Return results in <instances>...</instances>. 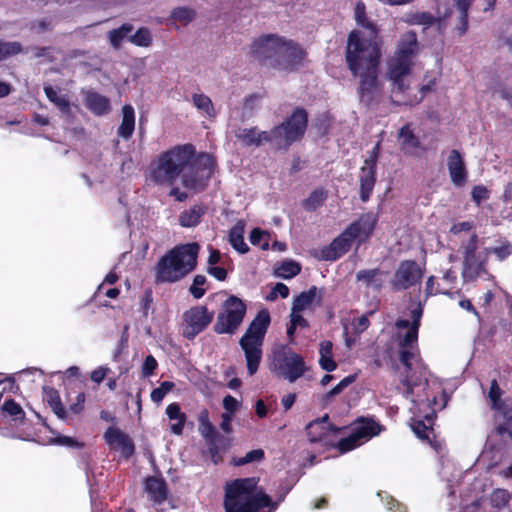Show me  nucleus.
Returning <instances> with one entry per match:
<instances>
[{
  "instance_id": "1",
  "label": "nucleus",
  "mask_w": 512,
  "mask_h": 512,
  "mask_svg": "<svg viewBox=\"0 0 512 512\" xmlns=\"http://www.w3.org/2000/svg\"><path fill=\"white\" fill-rule=\"evenodd\" d=\"M259 477L237 478L224 486L225 512H259L269 507L274 511L278 504L259 487Z\"/></svg>"
},
{
  "instance_id": "2",
  "label": "nucleus",
  "mask_w": 512,
  "mask_h": 512,
  "mask_svg": "<svg viewBox=\"0 0 512 512\" xmlns=\"http://www.w3.org/2000/svg\"><path fill=\"white\" fill-rule=\"evenodd\" d=\"M348 34L345 60L351 74L356 77L361 70L379 68L382 41L379 34Z\"/></svg>"
},
{
  "instance_id": "3",
  "label": "nucleus",
  "mask_w": 512,
  "mask_h": 512,
  "mask_svg": "<svg viewBox=\"0 0 512 512\" xmlns=\"http://www.w3.org/2000/svg\"><path fill=\"white\" fill-rule=\"evenodd\" d=\"M192 144L177 145L162 152L150 170L151 180L158 185H173L193 158Z\"/></svg>"
},
{
  "instance_id": "4",
  "label": "nucleus",
  "mask_w": 512,
  "mask_h": 512,
  "mask_svg": "<svg viewBox=\"0 0 512 512\" xmlns=\"http://www.w3.org/2000/svg\"><path fill=\"white\" fill-rule=\"evenodd\" d=\"M270 322L271 318L268 310H260L239 340V345L244 351L247 371L250 376L256 374L259 369L262 359V345Z\"/></svg>"
},
{
  "instance_id": "5",
  "label": "nucleus",
  "mask_w": 512,
  "mask_h": 512,
  "mask_svg": "<svg viewBox=\"0 0 512 512\" xmlns=\"http://www.w3.org/2000/svg\"><path fill=\"white\" fill-rule=\"evenodd\" d=\"M308 117L305 108L296 107L290 116L270 130L274 146L287 150L294 143L301 141L308 128Z\"/></svg>"
},
{
  "instance_id": "6",
  "label": "nucleus",
  "mask_w": 512,
  "mask_h": 512,
  "mask_svg": "<svg viewBox=\"0 0 512 512\" xmlns=\"http://www.w3.org/2000/svg\"><path fill=\"white\" fill-rule=\"evenodd\" d=\"M417 34H409V40L403 42L395 55L388 62L387 76L393 83V91L403 93L408 86L404 77L410 74L413 66V57L418 51Z\"/></svg>"
},
{
  "instance_id": "7",
  "label": "nucleus",
  "mask_w": 512,
  "mask_h": 512,
  "mask_svg": "<svg viewBox=\"0 0 512 512\" xmlns=\"http://www.w3.org/2000/svg\"><path fill=\"white\" fill-rule=\"evenodd\" d=\"M215 167L216 160L211 154L207 152L194 153L181 175L182 186L194 193L203 192L209 185Z\"/></svg>"
},
{
  "instance_id": "8",
  "label": "nucleus",
  "mask_w": 512,
  "mask_h": 512,
  "mask_svg": "<svg viewBox=\"0 0 512 512\" xmlns=\"http://www.w3.org/2000/svg\"><path fill=\"white\" fill-rule=\"evenodd\" d=\"M423 313L424 303L419 301L417 306L410 311L411 321L399 318L395 322V327L397 329H408L399 341V360L407 372L412 369L411 361L415 356L413 349L417 347L418 334Z\"/></svg>"
},
{
  "instance_id": "9",
  "label": "nucleus",
  "mask_w": 512,
  "mask_h": 512,
  "mask_svg": "<svg viewBox=\"0 0 512 512\" xmlns=\"http://www.w3.org/2000/svg\"><path fill=\"white\" fill-rule=\"evenodd\" d=\"M247 312L245 302L235 295H230L218 312L213 331L218 334L233 335L241 326Z\"/></svg>"
},
{
  "instance_id": "10",
  "label": "nucleus",
  "mask_w": 512,
  "mask_h": 512,
  "mask_svg": "<svg viewBox=\"0 0 512 512\" xmlns=\"http://www.w3.org/2000/svg\"><path fill=\"white\" fill-rule=\"evenodd\" d=\"M197 420L198 431L205 439L212 462L217 465L223 461V454L230 448L231 439L218 433L216 427L210 422L208 409L203 408Z\"/></svg>"
},
{
  "instance_id": "11",
  "label": "nucleus",
  "mask_w": 512,
  "mask_h": 512,
  "mask_svg": "<svg viewBox=\"0 0 512 512\" xmlns=\"http://www.w3.org/2000/svg\"><path fill=\"white\" fill-rule=\"evenodd\" d=\"M215 313L206 305L190 307L182 315V336L187 340H194L205 331L214 319Z\"/></svg>"
},
{
  "instance_id": "12",
  "label": "nucleus",
  "mask_w": 512,
  "mask_h": 512,
  "mask_svg": "<svg viewBox=\"0 0 512 512\" xmlns=\"http://www.w3.org/2000/svg\"><path fill=\"white\" fill-rule=\"evenodd\" d=\"M307 51L297 42L281 37L275 70L295 72L304 66Z\"/></svg>"
},
{
  "instance_id": "13",
  "label": "nucleus",
  "mask_w": 512,
  "mask_h": 512,
  "mask_svg": "<svg viewBox=\"0 0 512 512\" xmlns=\"http://www.w3.org/2000/svg\"><path fill=\"white\" fill-rule=\"evenodd\" d=\"M280 39L281 37L278 34L260 35L250 46V58L261 67L274 69Z\"/></svg>"
},
{
  "instance_id": "14",
  "label": "nucleus",
  "mask_w": 512,
  "mask_h": 512,
  "mask_svg": "<svg viewBox=\"0 0 512 512\" xmlns=\"http://www.w3.org/2000/svg\"><path fill=\"white\" fill-rule=\"evenodd\" d=\"M274 366L291 383L303 376L307 370L303 357L285 347L274 354Z\"/></svg>"
},
{
  "instance_id": "15",
  "label": "nucleus",
  "mask_w": 512,
  "mask_h": 512,
  "mask_svg": "<svg viewBox=\"0 0 512 512\" xmlns=\"http://www.w3.org/2000/svg\"><path fill=\"white\" fill-rule=\"evenodd\" d=\"M423 276L424 270L416 260H402L390 280L391 289L395 292L408 290L420 284Z\"/></svg>"
},
{
  "instance_id": "16",
  "label": "nucleus",
  "mask_w": 512,
  "mask_h": 512,
  "mask_svg": "<svg viewBox=\"0 0 512 512\" xmlns=\"http://www.w3.org/2000/svg\"><path fill=\"white\" fill-rule=\"evenodd\" d=\"M381 142L378 141L359 172V195L362 202H367L374 190L377 181V162L380 154Z\"/></svg>"
},
{
  "instance_id": "17",
  "label": "nucleus",
  "mask_w": 512,
  "mask_h": 512,
  "mask_svg": "<svg viewBox=\"0 0 512 512\" xmlns=\"http://www.w3.org/2000/svg\"><path fill=\"white\" fill-rule=\"evenodd\" d=\"M357 76L359 77L357 93L360 102L365 106H370L375 101L381 89L379 68L361 70Z\"/></svg>"
},
{
  "instance_id": "18",
  "label": "nucleus",
  "mask_w": 512,
  "mask_h": 512,
  "mask_svg": "<svg viewBox=\"0 0 512 512\" xmlns=\"http://www.w3.org/2000/svg\"><path fill=\"white\" fill-rule=\"evenodd\" d=\"M200 245L197 242L176 245L169 251L170 256L176 261L181 270L188 275L197 267V259Z\"/></svg>"
},
{
  "instance_id": "19",
  "label": "nucleus",
  "mask_w": 512,
  "mask_h": 512,
  "mask_svg": "<svg viewBox=\"0 0 512 512\" xmlns=\"http://www.w3.org/2000/svg\"><path fill=\"white\" fill-rule=\"evenodd\" d=\"M478 249V235L472 234L468 242L463 247V265L464 274L472 272L478 275L486 265L485 249L483 252L477 254Z\"/></svg>"
},
{
  "instance_id": "20",
  "label": "nucleus",
  "mask_w": 512,
  "mask_h": 512,
  "mask_svg": "<svg viewBox=\"0 0 512 512\" xmlns=\"http://www.w3.org/2000/svg\"><path fill=\"white\" fill-rule=\"evenodd\" d=\"M154 273L156 283H175L187 276L168 252L158 260Z\"/></svg>"
},
{
  "instance_id": "21",
  "label": "nucleus",
  "mask_w": 512,
  "mask_h": 512,
  "mask_svg": "<svg viewBox=\"0 0 512 512\" xmlns=\"http://www.w3.org/2000/svg\"><path fill=\"white\" fill-rule=\"evenodd\" d=\"M377 222L378 218L373 212H366L349 224L346 229L358 241V244L361 245L371 237Z\"/></svg>"
},
{
  "instance_id": "22",
  "label": "nucleus",
  "mask_w": 512,
  "mask_h": 512,
  "mask_svg": "<svg viewBox=\"0 0 512 512\" xmlns=\"http://www.w3.org/2000/svg\"><path fill=\"white\" fill-rule=\"evenodd\" d=\"M105 442L121 452L124 459H129L135 453V445L131 437L116 427H109L104 433Z\"/></svg>"
},
{
  "instance_id": "23",
  "label": "nucleus",
  "mask_w": 512,
  "mask_h": 512,
  "mask_svg": "<svg viewBox=\"0 0 512 512\" xmlns=\"http://www.w3.org/2000/svg\"><path fill=\"white\" fill-rule=\"evenodd\" d=\"M356 239L352 237L347 229L338 235L333 241L321 250V258L326 261H335L346 254L353 241Z\"/></svg>"
},
{
  "instance_id": "24",
  "label": "nucleus",
  "mask_w": 512,
  "mask_h": 512,
  "mask_svg": "<svg viewBox=\"0 0 512 512\" xmlns=\"http://www.w3.org/2000/svg\"><path fill=\"white\" fill-rule=\"evenodd\" d=\"M447 168L451 182L456 187H462L466 184L468 171L466 169L465 161L458 150L453 149L450 151L447 159Z\"/></svg>"
},
{
  "instance_id": "25",
  "label": "nucleus",
  "mask_w": 512,
  "mask_h": 512,
  "mask_svg": "<svg viewBox=\"0 0 512 512\" xmlns=\"http://www.w3.org/2000/svg\"><path fill=\"white\" fill-rule=\"evenodd\" d=\"M400 150L408 156H416L417 151H426V148L422 145L419 138L414 134L409 123L402 126L397 135Z\"/></svg>"
},
{
  "instance_id": "26",
  "label": "nucleus",
  "mask_w": 512,
  "mask_h": 512,
  "mask_svg": "<svg viewBox=\"0 0 512 512\" xmlns=\"http://www.w3.org/2000/svg\"><path fill=\"white\" fill-rule=\"evenodd\" d=\"M382 430V426L370 417H359L353 423L352 433L363 443L377 435Z\"/></svg>"
},
{
  "instance_id": "27",
  "label": "nucleus",
  "mask_w": 512,
  "mask_h": 512,
  "mask_svg": "<svg viewBox=\"0 0 512 512\" xmlns=\"http://www.w3.org/2000/svg\"><path fill=\"white\" fill-rule=\"evenodd\" d=\"M235 137L245 146H260L263 142L273 144L270 131L259 132L257 127L242 128L235 133Z\"/></svg>"
},
{
  "instance_id": "28",
  "label": "nucleus",
  "mask_w": 512,
  "mask_h": 512,
  "mask_svg": "<svg viewBox=\"0 0 512 512\" xmlns=\"http://www.w3.org/2000/svg\"><path fill=\"white\" fill-rule=\"evenodd\" d=\"M490 408L495 411L496 415L503 419V422L496 426V433L504 435L505 431L512 425V398H504Z\"/></svg>"
},
{
  "instance_id": "29",
  "label": "nucleus",
  "mask_w": 512,
  "mask_h": 512,
  "mask_svg": "<svg viewBox=\"0 0 512 512\" xmlns=\"http://www.w3.org/2000/svg\"><path fill=\"white\" fill-rule=\"evenodd\" d=\"M144 489L156 503H162L168 497V486L162 477L149 476L145 480Z\"/></svg>"
},
{
  "instance_id": "30",
  "label": "nucleus",
  "mask_w": 512,
  "mask_h": 512,
  "mask_svg": "<svg viewBox=\"0 0 512 512\" xmlns=\"http://www.w3.org/2000/svg\"><path fill=\"white\" fill-rule=\"evenodd\" d=\"M387 274V271H382L380 268L362 269L356 273V281L362 282L366 288L381 291L384 286L382 276Z\"/></svg>"
},
{
  "instance_id": "31",
  "label": "nucleus",
  "mask_w": 512,
  "mask_h": 512,
  "mask_svg": "<svg viewBox=\"0 0 512 512\" xmlns=\"http://www.w3.org/2000/svg\"><path fill=\"white\" fill-rule=\"evenodd\" d=\"M85 105L96 116L106 115L111 110L109 98L95 91L86 93Z\"/></svg>"
},
{
  "instance_id": "32",
  "label": "nucleus",
  "mask_w": 512,
  "mask_h": 512,
  "mask_svg": "<svg viewBox=\"0 0 512 512\" xmlns=\"http://www.w3.org/2000/svg\"><path fill=\"white\" fill-rule=\"evenodd\" d=\"M195 11L188 7H177L171 11L169 18L166 19L170 28L179 29L188 25L195 19Z\"/></svg>"
},
{
  "instance_id": "33",
  "label": "nucleus",
  "mask_w": 512,
  "mask_h": 512,
  "mask_svg": "<svg viewBox=\"0 0 512 512\" xmlns=\"http://www.w3.org/2000/svg\"><path fill=\"white\" fill-rule=\"evenodd\" d=\"M207 206L204 204H196L190 209L184 210L179 215V224L182 227L190 228L197 226L202 216L206 213Z\"/></svg>"
},
{
  "instance_id": "34",
  "label": "nucleus",
  "mask_w": 512,
  "mask_h": 512,
  "mask_svg": "<svg viewBox=\"0 0 512 512\" xmlns=\"http://www.w3.org/2000/svg\"><path fill=\"white\" fill-rule=\"evenodd\" d=\"M135 128V111L130 104L122 107V122L117 130L118 136L127 140L133 135Z\"/></svg>"
},
{
  "instance_id": "35",
  "label": "nucleus",
  "mask_w": 512,
  "mask_h": 512,
  "mask_svg": "<svg viewBox=\"0 0 512 512\" xmlns=\"http://www.w3.org/2000/svg\"><path fill=\"white\" fill-rule=\"evenodd\" d=\"M44 401L53 413L62 420L67 419V410L64 407L59 392L53 387H44Z\"/></svg>"
},
{
  "instance_id": "36",
  "label": "nucleus",
  "mask_w": 512,
  "mask_h": 512,
  "mask_svg": "<svg viewBox=\"0 0 512 512\" xmlns=\"http://www.w3.org/2000/svg\"><path fill=\"white\" fill-rule=\"evenodd\" d=\"M244 228V222L242 220H239L229 230L228 234V241L230 245L234 250H236L240 254H245L249 251V247L244 241Z\"/></svg>"
},
{
  "instance_id": "37",
  "label": "nucleus",
  "mask_w": 512,
  "mask_h": 512,
  "mask_svg": "<svg viewBox=\"0 0 512 512\" xmlns=\"http://www.w3.org/2000/svg\"><path fill=\"white\" fill-rule=\"evenodd\" d=\"M320 426H326V429L328 431H332V432H340L341 430L344 429V428H340V427H337V426L329 423V415L325 414L322 417L317 418L306 425V428H305L306 434H307L310 442H312V443L319 442L320 434H316V432H312V430L315 428H318Z\"/></svg>"
},
{
  "instance_id": "38",
  "label": "nucleus",
  "mask_w": 512,
  "mask_h": 512,
  "mask_svg": "<svg viewBox=\"0 0 512 512\" xmlns=\"http://www.w3.org/2000/svg\"><path fill=\"white\" fill-rule=\"evenodd\" d=\"M166 415L168 416L169 419H171L172 417H180L181 418L180 422H175L170 425V431H171V433H173L175 435H178V436L182 435L184 426H185V423L187 420V416L185 413H183L181 411L180 404L177 402H173V403L169 404L166 407Z\"/></svg>"
},
{
  "instance_id": "39",
  "label": "nucleus",
  "mask_w": 512,
  "mask_h": 512,
  "mask_svg": "<svg viewBox=\"0 0 512 512\" xmlns=\"http://www.w3.org/2000/svg\"><path fill=\"white\" fill-rule=\"evenodd\" d=\"M317 293L318 288L316 286H311L307 291L301 292L297 297H295L292 310L294 312H301L308 308L316 299Z\"/></svg>"
},
{
  "instance_id": "40",
  "label": "nucleus",
  "mask_w": 512,
  "mask_h": 512,
  "mask_svg": "<svg viewBox=\"0 0 512 512\" xmlns=\"http://www.w3.org/2000/svg\"><path fill=\"white\" fill-rule=\"evenodd\" d=\"M327 196V191L324 188H317L313 190L309 197L303 202L304 209L306 211H315L324 204Z\"/></svg>"
},
{
  "instance_id": "41",
  "label": "nucleus",
  "mask_w": 512,
  "mask_h": 512,
  "mask_svg": "<svg viewBox=\"0 0 512 512\" xmlns=\"http://www.w3.org/2000/svg\"><path fill=\"white\" fill-rule=\"evenodd\" d=\"M1 410L4 415L10 416L15 421H23L25 419V412L22 407L12 398H6Z\"/></svg>"
},
{
  "instance_id": "42",
  "label": "nucleus",
  "mask_w": 512,
  "mask_h": 512,
  "mask_svg": "<svg viewBox=\"0 0 512 512\" xmlns=\"http://www.w3.org/2000/svg\"><path fill=\"white\" fill-rule=\"evenodd\" d=\"M44 92L49 101L56 105L62 112L69 111L70 103L66 96L58 95L51 85L44 86Z\"/></svg>"
},
{
  "instance_id": "43",
  "label": "nucleus",
  "mask_w": 512,
  "mask_h": 512,
  "mask_svg": "<svg viewBox=\"0 0 512 512\" xmlns=\"http://www.w3.org/2000/svg\"><path fill=\"white\" fill-rule=\"evenodd\" d=\"M436 18L427 12H415L406 16V22L410 25L423 26L424 29L429 28Z\"/></svg>"
},
{
  "instance_id": "44",
  "label": "nucleus",
  "mask_w": 512,
  "mask_h": 512,
  "mask_svg": "<svg viewBox=\"0 0 512 512\" xmlns=\"http://www.w3.org/2000/svg\"><path fill=\"white\" fill-rule=\"evenodd\" d=\"M277 274L284 279H291L301 272L299 263L293 260L283 261L277 268Z\"/></svg>"
},
{
  "instance_id": "45",
  "label": "nucleus",
  "mask_w": 512,
  "mask_h": 512,
  "mask_svg": "<svg viewBox=\"0 0 512 512\" xmlns=\"http://www.w3.org/2000/svg\"><path fill=\"white\" fill-rule=\"evenodd\" d=\"M265 458V453L263 449H254L249 451L245 456L243 457H234L232 459V463L235 466H244L246 464L252 463V462H260Z\"/></svg>"
},
{
  "instance_id": "46",
  "label": "nucleus",
  "mask_w": 512,
  "mask_h": 512,
  "mask_svg": "<svg viewBox=\"0 0 512 512\" xmlns=\"http://www.w3.org/2000/svg\"><path fill=\"white\" fill-rule=\"evenodd\" d=\"M269 234L260 229V228H253L250 232L249 240L250 243L254 246H260L262 250H267L269 248Z\"/></svg>"
},
{
  "instance_id": "47",
  "label": "nucleus",
  "mask_w": 512,
  "mask_h": 512,
  "mask_svg": "<svg viewBox=\"0 0 512 512\" xmlns=\"http://www.w3.org/2000/svg\"><path fill=\"white\" fill-rule=\"evenodd\" d=\"M193 104L197 107V109L203 111L208 116H214L215 110L211 99L205 94H194Z\"/></svg>"
},
{
  "instance_id": "48",
  "label": "nucleus",
  "mask_w": 512,
  "mask_h": 512,
  "mask_svg": "<svg viewBox=\"0 0 512 512\" xmlns=\"http://www.w3.org/2000/svg\"><path fill=\"white\" fill-rule=\"evenodd\" d=\"M22 51V45L19 42H3L0 41V62Z\"/></svg>"
},
{
  "instance_id": "49",
  "label": "nucleus",
  "mask_w": 512,
  "mask_h": 512,
  "mask_svg": "<svg viewBox=\"0 0 512 512\" xmlns=\"http://www.w3.org/2000/svg\"><path fill=\"white\" fill-rule=\"evenodd\" d=\"M511 499V495L506 489L497 488L491 494V505L494 508L501 509L505 507Z\"/></svg>"
},
{
  "instance_id": "50",
  "label": "nucleus",
  "mask_w": 512,
  "mask_h": 512,
  "mask_svg": "<svg viewBox=\"0 0 512 512\" xmlns=\"http://www.w3.org/2000/svg\"><path fill=\"white\" fill-rule=\"evenodd\" d=\"M411 429L419 439L427 441L430 445H433L429 438V432L433 431V428L430 425H426L423 420H413L411 423Z\"/></svg>"
},
{
  "instance_id": "51",
  "label": "nucleus",
  "mask_w": 512,
  "mask_h": 512,
  "mask_svg": "<svg viewBox=\"0 0 512 512\" xmlns=\"http://www.w3.org/2000/svg\"><path fill=\"white\" fill-rule=\"evenodd\" d=\"M472 1L473 0H454L455 6L460 13V26L458 27L460 31H466L468 28L467 16Z\"/></svg>"
},
{
  "instance_id": "52",
  "label": "nucleus",
  "mask_w": 512,
  "mask_h": 512,
  "mask_svg": "<svg viewBox=\"0 0 512 512\" xmlns=\"http://www.w3.org/2000/svg\"><path fill=\"white\" fill-rule=\"evenodd\" d=\"M374 313V311H368L367 313L363 314L362 316L353 319L351 326L353 330V334L357 337H360V335L365 332L369 326H370V320L369 316H371Z\"/></svg>"
},
{
  "instance_id": "53",
  "label": "nucleus",
  "mask_w": 512,
  "mask_h": 512,
  "mask_svg": "<svg viewBox=\"0 0 512 512\" xmlns=\"http://www.w3.org/2000/svg\"><path fill=\"white\" fill-rule=\"evenodd\" d=\"M206 283L207 278L202 274H198L193 278V282L189 288V292L195 299H200L205 295L206 289L203 286Z\"/></svg>"
},
{
  "instance_id": "54",
  "label": "nucleus",
  "mask_w": 512,
  "mask_h": 512,
  "mask_svg": "<svg viewBox=\"0 0 512 512\" xmlns=\"http://www.w3.org/2000/svg\"><path fill=\"white\" fill-rule=\"evenodd\" d=\"M361 444L362 443L351 432L349 436L340 439L335 447L341 454H344L357 448Z\"/></svg>"
},
{
  "instance_id": "55",
  "label": "nucleus",
  "mask_w": 512,
  "mask_h": 512,
  "mask_svg": "<svg viewBox=\"0 0 512 512\" xmlns=\"http://www.w3.org/2000/svg\"><path fill=\"white\" fill-rule=\"evenodd\" d=\"M175 387V384L171 381H163L160 383L159 387L155 388L151 392V400L155 403H160L167 393L172 391Z\"/></svg>"
},
{
  "instance_id": "56",
  "label": "nucleus",
  "mask_w": 512,
  "mask_h": 512,
  "mask_svg": "<svg viewBox=\"0 0 512 512\" xmlns=\"http://www.w3.org/2000/svg\"><path fill=\"white\" fill-rule=\"evenodd\" d=\"M493 253L499 260H504L512 253V245L509 242L504 243L501 246L485 248L486 262L488 261L489 255Z\"/></svg>"
},
{
  "instance_id": "57",
  "label": "nucleus",
  "mask_w": 512,
  "mask_h": 512,
  "mask_svg": "<svg viewBox=\"0 0 512 512\" xmlns=\"http://www.w3.org/2000/svg\"><path fill=\"white\" fill-rule=\"evenodd\" d=\"M355 381V376L349 375L343 378L334 388L328 391L323 400L329 401L332 397L340 394L345 388H347L351 383Z\"/></svg>"
},
{
  "instance_id": "58",
  "label": "nucleus",
  "mask_w": 512,
  "mask_h": 512,
  "mask_svg": "<svg viewBox=\"0 0 512 512\" xmlns=\"http://www.w3.org/2000/svg\"><path fill=\"white\" fill-rule=\"evenodd\" d=\"M354 17L359 26L365 29L372 30L373 25L370 23L365 15V5L361 2L357 3L354 9Z\"/></svg>"
},
{
  "instance_id": "59",
  "label": "nucleus",
  "mask_w": 512,
  "mask_h": 512,
  "mask_svg": "<svg viewBox=\"0 0 512 512\" xmlns=\"http://www.w3.org/2000/svg\"><path fill=\"white\" fill-rule=\"evenodd\" d=\"M504 391L500 388L498 381L496 379H492L490 382V388L488 391V399L490 401V405H494L497 402L501 401L503 398Z\"/></svg>"
},
{
  "instance_id": "60",
  "label": "nucleus",
  "mask_w": 512,
  "mask_h": 512,
  "mask_svg": "<svg viewBox=\"0 0 512 512\" xmlns=\"http://www.w3.org/2000/svg\"><path fill=\"white\" fill-rule=\"evenodd\" d=\"M437 294H448V291L440 288V284L435 283V277L430 276V277H428V279L426 281L425 296H426V298H429V297L437 295Z\"/></svg>"
},
{
  "instance_id": "61",
  "label": "nucleus",
  "mask_w": 512,
  "mask_h": 512,
  "mask_svg": "<svg viewBox=\"0 0 512 512\" xmlns=\"http://www.w3.org/2000/svg\"><path fill=\"white\" fill-rule=\"evenodd\" d=\"M471 197L477 205H480L490 197V192L484 185H476L472 188Z\"/></svg>"
},
{
  "instance_id": "62",
  "label": "nucleus",
  "mask_w": 512,
  "mask_h": 512,
  "mask_svg": "<svg viewBox=\"0 0 512 512\" xmlns=\"http://www.w3.org/2000/svg\"><path fill=\"white\" fill-rule=\"evenodd\" d=\"M127 41L140 47H148L152 43L151 34H128Z\"/></svg>"
},
{
  "instance_id": "63",
  "label": "nucleus",
  "mask_w": 512,
  "mask_h": 512,
  "mask_svg": "<svg viewBox=\"0 0 512 512\" xmlns=\"http://www.w3.org/2000/svg\"><path fill=\"white\" fill-rule=\"evenodd\" d=\"M157 367L158 363L156 359L152 355L146 356L142 365V375L144 377L152 376Z\"/></svg>"
},
{
  "instance_id": "64",
  "label": "nucleus",
  "mask_w": 512,
  "mask_h": 512,
  "mask_svg": "<svg viewBox=\"0 0 512 512\" xmlns=\"http://www.w3.org/2000/svg\"><path fill=\"white\" fill-rule=\"evenodd\" d=\"M86 400V395L84 392H80L76 396V402L71 404L67 410V415L69 413L78 415L84 410V404Z\"/></svg>"
}]
</instances>
